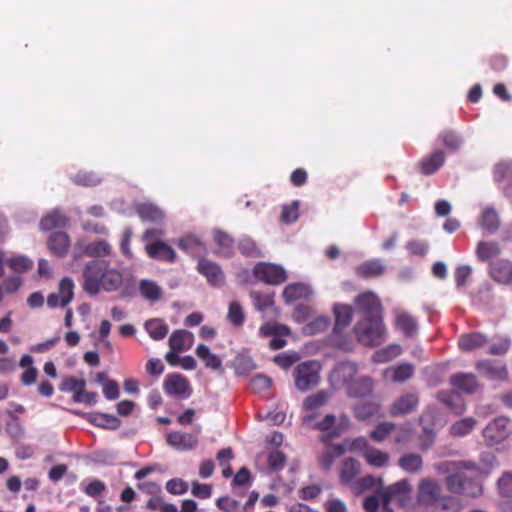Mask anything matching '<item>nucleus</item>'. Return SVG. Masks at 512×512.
Segmentation results:
<instances>
[{
	"label": "nucleus",
	"instance_id": "obj_1",
	"mask_svg": "<svg viewBox=\"0 0 512 512\" xmlns=\"http://www.w3.org/2000/svg\"><path fill=\"white\" fill-rule=\"evenodd\" d=\"M351 422L346 414H341L337 419L333 414H327L325 417L314 425V429L323 432L320 441L327 445V448L319 456V464L329 470L335 459L342 456L346 449L343 444L331 445V441L340 437L343 433L350 429Z\"/></svg>",
	"mask_w": 512,
	"mask_h": 512
},
{
	"label": "nucleus",
	"instance_id": "obj_2",
	"mask_svg": "<svg viewBox=\"0 0 512 512\" xmlns=\"http://www.w3.org/2000/svg\"><path fill=\"white\" fill-rule=\"evenodd\" d=\"M484 476V470L475 462L461 461L455 473L446 478V486L452 493L476 497L482 493L480 481Z\"/></svg>",
	"mask_w": 512,
	"mask_h": 512
},
{
	"label": "nucleus",
	"instance_id": "obj_3",
	"mask_svg": "<svg viewBox=\"0 0 512 512\" xmlns=\"http://www.w3.org/2000/svg\"><path fill=\"white\" fill-rule=\"evenodd\" d=\"M417 501L425 507L438 506L442 509H449L452 506L453 498L442 493V487L437 481L424 478L418 484Z\"/></svg>",
	"mask_w": 512,
	"mask_h": 512
},
{
	"label": "nucleus",
	"instance_id": "obj_4",
	"mask_svg": "<svg viewBox=\"0 0 512 512\" xmlns=\"http://www.w3.org/2000/svg\"><path fill=\"white\" fill-rule=\"evenodd\" d=\"M354 332L361 344L376 347L384 341L385 327L382 319H362L355 325Z\"/></svg>",
	"mask_w": 512,
	"mask_h": 512
},
{
	"label": "nucleus",
	"instance_id": "obj_5",
	"mask_svg": "<svg viewBox=\"0 0 512 512\" xmlns=\"http://www.w3.org/2000/svg\"><path fill=\"white\" fill-rule=\"evenodd\" d=\"M321 366L317 361H306L294 370L295 386L300 391H307L319 384Z\"/></svg>",
	"mask_w": 512,
	"mask_h": 512
},
{
	"label": "nucleus",
	"instance_id": "obj_6",
	"mask_svg": "<svg viewBox=\"0 0 512 512\" xmlns=\"http://www.w3.org/2000/svg\"><path fill=\"white\" fill-rule=\"evenodd\" d=\"M512 435V421L507 416H498L490 421L483 430L487 445L501 444Z\"/></svg>",
	"mask_w": 512,
	"mask_h": 512
},
{
	"label": "nucleus",
	"instance_id": "obj_7",
	"mask_svg": "<svg viewBox=\"0 0 512 512\" xmlns=\"http://www.w3.org/2000/svg\"><path fill=\"white\" fill-rule=\"evenodd\" d=\"M85 387L86 381L84 379L68 376L63 378L59 389L65 392H72L74 402L94 405L97 402L98 394L86 391Z\"/></svg>",
	"mask_w": 512,
	"mask_h": 512
},
{
	"label": "nucleus",
	"instance_id": "obj_8",
	"mask_svg": "<svg viewBox=\"0 0 512 512\" xmlns=\"http://www.w3.org/2000/svg\"><path fill=\"white\" fill-rule=\"evenodd\" d=\"M103 260L95 259L88 262L83 271V289L90 295H96L100 290L103 274L107 268Z\"/></svg>",
	"mask_w": 512,
	"mask_h": 512
},
{
	"label": "nucleus",
	"instance_id": "obj_9",
	"mask_svg": "<svg viewBox=\"0 0 512 512\" xmlns=\"http://www.w3.org/2000/svg\"><path fill=\"white\" fill-rule=\"evenodd\" d=\"M355 305L363 319H382L381 301L375 293L365 291L359 294L355 299Z\"/></svg>",
	"mask_w": 512,
	"mask_h": 512
},
{
	"label": "nucleus",
	"instance_id": "obj_10",
	"mask_svg": "<svg viewBox=\"0 0 512 512\" xmlns=\"http://www.w3.org/2000/svg\"><path fill=\"white\" fill-rule=\"evenodd\" d=\"M253 274L256 279L271 285H279L287 278L286 272L281 266L264 262L255 265Z\"/></svg>",
	"mask_w": 512,
	"mask_h": 512
},
{
	"label": "nucleus",
	"instance_id": "obj_11",
	"mask_svg": "<svg viewBox=\"0 0 512 512\" xmlns=\"http://www.w3.org/2000/svg\"><path fill=\"white\" fill-rule=\"evenodd\" d=\"M475 368L481 376L492 381H505L508 378L506 364L501 360H480Z\"/></svg>",
	"mask_w": 512,
	"mask_h": 512
},
{
	"label": "nucleus",
	"instance_id": "obj_12",
	"mask_svg": "<svg viewBox=\"0 0 512 512\" xmlns=\"http://www.w3.org/2000/svg\"><path fill=\"white\" fill-rule=\"evenodd\" d=\"M74 296V283L72 279L65 277L59 283L58 293H51L47 297V305L50 308L65 307Z\"/></svg>",
	"mask_w": 512,
	"mask_h": 512
},
{
	"label": "nucleus",
	"instance_id": "obj_13",
	"mask_svg": "<svg viewBox=\"0 0 512 512\" xmlns=\"http://www.w3.org/2000/svg\"><path fill=\"white\" fill-rule=\"evenodd\" d=\"M419 405V397L416 393H406L394 400L389 407L392 417H399L414 412Z\"/></svg>",
	"mask_w": 512,
	"mask_h": 512
},
{
	"label": "nucleus",
	"instance_id": "obj_14",
	"mask_svg": "<svg viewBox=\"0 0 512 512\" xmlns=\"http://www.w3.org/2000/svg\"><path fill=\"white\" fill-rule=\"evenodd\" d=\"M197 271L215 287H220L225 282V276L221 267L208 259L202 258L197 264Z\"/></svg>",
	"mask_w": 512,
	"mask_h": 512
},
{
	"label": "nucleus",
	"instance_id": "obj_15",
	"mask_svg": "<svg viewBox=\"0 0 512 512\" xmlns=\"http://www.w3.org/2000/svg\"><path fill=\"white\" fill-rule=\"evenodd\" d=\"M260 331L264 336L272 337L269 345L273 350L283 348L287 343L284 337L290 334V329L287 326L277 323H267L261 326Z\"/></svg>",
	"mask_w": 512,
	"mask_h": 512
},
{
	"label": "nucleus",
	"instance_id": "obj_16",
	"mask_svg": "<svg viewBox=\"0 0 512 512\" xmlns=\"http://www.w3.org/2000/svg\"><path fill=\"white\" fill-rule=\"evenodd\" d=\"M164 390L169 395L189 397L191 394L189 381L182 375L169 374L164 381Z\"/></svg>",
	"mask_w": 512,
	"mask_h": 512
},
{
	"label": "nucleus",
	"instance_id": "obj_17",
	"mask_svg": "<svg viewBox=\"0 0 512 512\" xmlns=\"http://www.w3.org/2000/svg\"><path fill=\"white\" fill-rule=\"evenodd\" d=\"M490 277L500 283L509 284L512 282V262L508 259H497L489 264Z\"/></svg>",
	"mask_w": 512,
	"mask_h": 512
},
{
	"label": "nucleus",
	"instance_id": "obj_18",
	"mask_svg": "<svg viewBox=\"0 0 512 512\" xmlns=\"http://www.w3.org/2000/svg\"><path fill=\"white\" fill-rule=\"evenodd\" d=\"M145 251L147 255L152 259L173 262L176 258V254L173 248L162 241L146 243Z\"/></svg>",
	"mask_w": 512,
	"mask_h": 512
},
{
	"label": "nucleus",
	"instance_id": "obj_19",
	"mask_svg": "<svg viewBox=\"0 0 512 512\" xmlns=\"http://www.w3.org/2000/svg\"><path fill=\"white\" fill-rule=\"evenodd\" d=\"M415 367L411 363H401L385 369L383 376L386 380L403 383L414 375Z\"/></svg>",
	"mask_w": 512,
	"mask_h": 512
},
{
	"label": "nucleus",
	"instance_id": "obj_20",
	"mask_svg": "<svg viewBox=\"0 0 512 512\" xmlns=\"http://www.w3.org/2000/svg\"><path fill=\"white\" fill-rule=\"evenodd\" d=\"M166 440L170 446L178 450H192L198 444V438L196 435L179 431L168 433Z\"/></svg>",
	"mask_w": 512,
	"mask_h": 512
},
{
	"label": "nucleus",
	"instance_id": "obj_21",
	"mask_svg": "<svg viewBox=\"0 0 512 512\" xmlns=\"http://www.w3.org/2000/svg\"><path fill=\"white\" fill-rule=\"evenodd\" d=\"M450 384L466 394H473L479 388L478 380L472 373H456L450 377Z\"/></svg>",
	"mask_w": 512,
	"mask_h": 512
},
{
	"label": "nucleus",
	"instance_id": "obj_22",
	"mask_svg": "<svg viewBox=\"0 0 512 512\" xmlns=\"http://www.w3.org/2000/svg\"><path fill=\"white\" fill-rule=\"evenodd\" d=\"M386 270L385 265L379 259H371L364 261L355 268V274L359 278L371 279L377 278L384 274Z\"/></svg>",
	"mask_w": 512,
	"mask_h": 512
},
{
	"label": "nucleus",
	"instance_id": "obj_23",
	"mask_svg": "<svg viewBox=\"0 0 512 512\" xmlns=\"http://www.w3.org/2000/svg\"><path fill=\"white\" fill-rule=\"evenodd\" d=\"M501 254V247L496 241H479L476 245L475 255L480 262H494L493 259Z\"/></svg>",
	"mask_w": 512,
	"mask_h": 512
},
{
	"label": "nucleus",
	"instance_id": "obj_24",
	"mask_svg": "<svg viewBox=\"0 0 512 512\" xmlns=\"http://www.w3.org/2000/svg\"><path fill=\"white\" fill-rule=\"evenodd\" d=\"M329 395L325 391H318L315 394L308 396L303 402V408L310 414L304 416L303 420L305 423H310L316 417L314 411L323 407L328 401Z\"/></svg>",
	"mask_w": 512,
	"mask_h": 512
},
{
	"label": "nucleus",
	"instance_id": "obj_25",
	"mask_svg": "<svg viewBox=\"0 0 512 512\" xmlns=\"http://www.w3.org/2000/svg\"><path fill=\"white\" fill-rule=\"evenodd\" d=\"M48 248L52 254L57 257H63L67 254L70 247V239L65 232H53L48 239Z\"/></svg>",
	"mask_w": 512,
	"mask_h": 512
},
{
	"label": "nucleus",
	"instance_id": "obj_26",
	"mask_svg": "<svg viewBox=\"0 0 512 512\" xmlns=\"http://www.w3.org/2000/svg\"><path fill=\"white\" fill-rule=\"evenodd\" d=\"M194 336L187 330H175L169 337V347L174 351H185L191 348Z\"/></svg>",
	"mask_w": 512,
	"mask_h": 512
},
{
	"label": "nucleus",
	"instance_id": "obj_27",
	"mask_svg": "<svg viewBox=\"0 0 512 512\" xmlns=\"http://www.w3.org/2000/svg\"><path fill=\"white\" fill-rule=\"evenodd\" d=\"M409 491L410 485L408 481L400 480L386 488L379 489L378 494L381 499L391 502L393 499L405 497Z\"/></svg>",
	"mask_w": 512,
	"mask_h": 512
},
{
	"label": "nucleus",
	"instance_id": "obj_28",
	"mask_svg": "<svg viewBox=\"0 0 512 512\" xmlns=\"http://www.w3.org/2000/svg\"><path fill=\"white\" fill-rule=\"evenodd\" d=\"M445 161L443 151L436 150L420 161V171L424 175H431L440 169Z\"/></svg>",
	"mask_w": 512,
	"mask_h": 512
},
{
	"label": "nucleus",
	"instance_id": "obj_29",
	"mask_svg": "<svg viewBox=\"0 0 512 512\" xmlns=\"http://www.w3.org/2000/svg\"><path fill=\"white\" fill-rule=\"evenodd\" d=\"M487 337L479 332L463 334L458 340V347L464 352H470L483 347L487 343Z\"/></svg>",
	"mask_w": 512,
	"mask_h": 512
},
{
	"label": "nucleus",
	"instance_id": "obj_30",
	"mask_svg": "<svg viewBox=\"0 0 512 512\" xmlns=\"http://www.w3.org/2000/svg\"><path fill=\"white\" fill-rule=\"evenodd\" d=\"M213 239L217 245V254L223 257H231L234 252V239L222 230L213 232Z\"/></svg>",
	"mask_w": 512,
	"mask_h": 512
},
{
	"label": "nucleus",
	"instance_id": "obj_31",
	"mask_svg": "<svg viewBox=\"0 0 512 512\" xmlns=\"http://www.w3.org/2000/svg\"><path fill=\"white\" fill-rule=\"evenodd\" d=\"M437 399L455 414H461L465 411L464 401L456 392L439 391L437 393Z\"/></svg>",
	"mask_w": 512,
	"mask_h": 512
},
{
	"label": "nucleus",
	"instance_id": "obj_32",
	"mask_svg": "<svg viewBox=\"0 0 512 512\" xmlns=\"http://www.w3.org/2000/svg\"><path fill=\"white\" fill-rule=\"evenodd\" d=\"M480 226L488 234H494L500 227V219L497 211L493 207H486L480 218Z\"/></svg>",
	"mask_w": 512,
	"mask_h": 512
},
{
	"label": "nucleus",
	"instance_id": "obj_33",
	"mask_svg": "<svg viewBox=\"0 0 512 512\" xmlns=\"http://www.w3.org/2000/svg\"><path fill=\"white\" fill-rule=\"evenodd\" d=\"M333 311L335 315L334 330L338 332L350 324L353 316V308L347 304H336Z\"/></svg>",
	"mask_w": 512,
	"mask_h": 512
},
{
	"label": "nucleus",
	"instance_id": "obj_34",
	"mask_svg": "<svg viewBox=\"0 0 512 512\" xmlns=\"http://www.w3.org/2000/svg\"><path fill=\"white\" fill-rule=\"evenodd\" d=\"M137 214L142 221L160 223L164 219L163 211L150 203H143L137 206Z\"/></svg>",
	"mask_w": 512,
	"mask_h": 512
},
{
	"label": "nucleus",
	"instance_id": "obj_35",
	"mask_svg": "<svg viewBox=\"0 0 512 512\" xmlns=\"http://www.w3.org/2000/svg\"><path fill=\"white\" fill-rule=\"evenodd\" d=\"M33 358L28 354H24L19 362V366L25 368V371L21 375V382L25 386H30L35 383L38 370L33 366Z\"/></svg>",
	"mask_w": 512,
	"mask_h": 512
},
{
	"label": "nucleus",
	"instance_id": "obj_36",
	"mask_svg": "<svg viewBox=\"0 0 512 512\" xmlns=\"http://www.w3.org/2000/svg\"><path fill=\"white\" fill-rule=\"evenodd\" d=\"M360 472V463L354 458H346L340 469V481L342 484H350Z\"/></svg>",
	"mask_w": 512,
	"mask_h": 512
},
{
	"label": "nucleus",
	"instance_id": "obj_37",
	"mask_svg": "<svg viewBox=\"0 0 512 512\" xmlns=\"http://www.w3.org/2000/svg\"><path fill=\"white\" fill-rule=\"evenodd\" d=\"M373 382L369 377H363L348 385V393L352 397L362 398L371 394Z\"/></svg>",
	"mask_w": 512,
	"mask_h": 512
},
{
	"label": "nucleus",
	"instance_id": "obj_38",
	"mask_svg": "<svg viewBox=\"0 0 512 512\" xmlns=\"http://www.w3.org/2000/svg\"><path fill=\"white\" fill-rule=\"evenodd\" d=\"M67 223V217L60 211L54 210L41 219L40 228L44 231H49L54 228L65 227Z\"/></svg>",
	"mask_w": 512,
	"mask_h": 512
},
{
	"label": "nucleus",
	"instance_id": "obj_39",
	"mask_svg": "<svg viewBox=\"0 0 512 512\" xmlns=\"http://www.w3.org/2000/svg\"><path fill=\"white\" fill-rule=\"evenodd\" d=\"M365 461L373 467L381 468L388 465L390 456L388 453L374 447H368L363 453Z\"/></svg>",
	"mask_w": 512,
	"mask_h": 512
},
{
	"label": "nucleus",
	"instance_id": "obj_40",
	"mask_svg": "<svg viewBox=\"0 0 512 512\" xmlns=\"http://www.w3.org/2000/svg\"><path fill=\"white\" fill-rule=\"evenodd\" d=\"M398 466L408 473H417L422 469L423 459L419 454L407 453L398 459Z\"/></svg>",
	"mask_w": 512,
	"mask_h": 512
},
{
	"label": "nucleus",
	"instance_id": "obj_41",
	"mask_svg": "<svg viewBox=\"0 0 512 512\" xmlns=\"http://www.w3.org/2000/svg\"><path fill=\"white\" fill-rule=\"evenodd\" d=\"M195 353L199 359L204 361L207 368L213 370H219L222 368V360L219 356L210 352L208 346L199 344L195 350Z\"/></svg>",
	"mask_w": 512,
	"mask_h": 512
},
{
	"label": "nucleus",
	"instance_id": "obj_42",
	"mask_svg": "<svg viewBox=\"0 0 512 512\" xmlns=\"http://www.w3.org/2000/svg\"><path fill=\"white\" fill-rule=\"evenodd\" d=\"M395 326L403 332L406 337H413L417 332V322L408 313H399L395 318Z\"/></svg>",
	"mask_w": 512,
	"mask_h": 512
},
{
	"label": "nucleus",
	"instance_id": "obj_43",
	"mask_svg": "<svg viewBox=\"0 0 512 512\" xmlns=\"http://www.w3.org/2000/svg\"><path fill=\"white\" fill-rule=\"evenodd\" d=\"M237 248L239 252L249 258H260L263 257V254L258 247L257 243L254 239L249 236H243L239 239L237 243Z\"/></svg>",
	"mask_w": 512,
	"mask_h": 512
},
{
	"label": "nucleus",
	"instance_id": "obj_44",
	"mask_svg": "<svg viewBox=\"0 0 512 512\" xmlns=\"http://www.w3.org/2000/svg\"><path fill=\"white\" fill-rule=\"evenodd\" d=\"M122 280V274L119 271L108 269L107 267L103 274L100 288H103L107 292L116 291L121 286Z\"/></svg>",
	"mask_w": 512,
	"mask_h": 512
},
{
	"label": "nucleus",
	"instance_id": "obj_45",
	"mask_svg": "<svg viewBox=\"0 0 512 512\" xmlns=\"http://www.w3.org/2000/svg\"><path fill=\"white\" fill-rule=\"evenodd\" d=\"M145 329L149 336L156 341L164 339L169 331L168 325L161 319H151L146 321Z\"/></svg>",
	"mask_w": 512,
	"mask_h": 512
},
{
	"label": "nucleus",
	"instance_id": "obj_46",
	"mask_svg": "<svg viewBox=\"0 0 512 512\" xmlns=\"http://www.w3.org/2000/svg\"><path fill=\"white\" fill-rule=\"evenodd\" d=\"M89 421L98 427L110 430H116L121 425V420L118 417L105 413H95Z\"/></svg>",
	"mask_w": 512,
	"mask_h": 512
},
{
	"label": "nucleus",
	"instance_id": "obj_47",
	"mask_svg": "<svg viewBox=\"0 0 512 512\" xmlns=\"http://www.w3.org/2000/svg\"><path fill=\"white\" fill-rule=\"evenodd\" d=\"M473 417L463 418L450 426V434L454 437H463L470 434L476 426Z\"/></svg>",
	"mask_w": 512,
	"mask_h": 512
},
{
	"label": "nucleus",
	"instance_id": "obj_48",
	"mask_svg": "<svg viewBox=\"0 0 512 512\" xmlns=\"http://www.w3.org/2000/svg\"><path fill=\"white\" fill-rule=\"evenodd\" d=\"M139 291L145 299L151 302L158 301L162 294L161 288L150 280H142L139 284Z\"/></svg>",
	"mask_w": 512,
	"mask_h": 512
},
{
	"label": "nucleus",
	"instance_id": "obj_49",
	"mask_svg": "<svg viewBox=\"0 0 512 512\" xmlns=\"http://www.w3.org/2000/svg\"><path fill=\"white\" fill-rule=\"evenodd\" d=\"M379 406L373 402H363L354 406L353 413L355 418L364 421L378 413Z\"/></svg>",
	"mask_w": 512,
	"mask_h": 512
},
{
	"label": "nucleus",
	"instance_id": "obj_50",
	"mask_svg": "<svg viewBox=\"0 0 512 512\" xmlns=\"http://www.w3.org/2000/svg\"><path fill=\"white\" fill-rule=\"evenodd\" d=\"M307 287L301 283L290 284L283 291V298L287 303L306 297Z\"/></svg>",
	"mask_w": 512,
	"mask_h": 512
},
{
	"label": "nucleus",
	"instance_id": "obj_51",
	"mask_svg": "<svg viewBox=\"0 0 512 512\" xmlns=\"http://www.w3.org/2000/svg\"><path fill=\"white\" fill-rule=\"evenodd\" d=\"M227 318L229 322L235 327H240L243 325L245 315L242 306L237 301H232L229 304Z\"/></svg>",
	"mask_w": 512,
	"mask_h": 512
},
{
	"label": "nucleus",
	"instance_id": "obj_52",
	"mask_svg": "<svg viewBox=\"0 0 512 512\" xmlns=\"http://www.w3.org/2000/svg\"><path fill=\"white\" fill-rule=\"evenodd\" d=\"M85 254L91 257H100V256H106L110 254L111 247L110 245L104 241H96L89 243L85 247Z\"/></svg>",
	"mask_w": 512,
	"mask_h": 512
},
{
	"label": "nucleus",
	"instance_id": "obj_53",
	"mask_svg": "<svg viewBox=\"0 0 512 512\" xmlns=\"http://www.w3.org/2000/svg\"><path fill=\"white\" fill-rule=\"evenodd\" d=\"M401 352L399 345H390L386 348L376 351L373 355V361L377 363L388 362Z\"/></svg>",
	"mask_w": 512,
	"mask_h": 512
},
{
	"label": "nucleus",
	"instance_id": "obj_54",
	"mask_svg": "<svg viewBox=\"0 0 512 512\" xmlns=\"http://www.w3.org/2000/svg\"><path fill=\"white\" fill-rule=\"evenodd\" d=\"M254 306L258 311H265L274 304V297L272 294H262L253 291L250 293Z\"/></svg>",
	"mask_w": 512,
	"mask_h": 512
},
{
	"label": "nucleus",
	"instance_id": "obj_55",
	"mask_svg": "<svg viewBox=\"0 0 512 512\" xmlns=\"http://www.w3.org/2000/svg\"><path fill=\"white\" fill-rule=\"evenodd\" d=\"M395 427V424L392 422L379 423L370 433V438L376 442H382L394 431Z\"/></svg>",
	"mask_w": 512,
	"mask_h": 512
},
{
	"label": "nucleus",
	"instance_id": "obj_56",
	"mask_svg": "<svg viewBox=\"0 0 512 512\" xmlns=\"http://www.w3.org/2000/svg\"><path fill=\"white\" fill-rule=\"evenodd\" d=\"M11 270L17 273H24L33 267V261L25 256H18L7 260Z\"/></svg>",
	"mask_w": 512,
	"mask_h": 512
},
{
	"label": "nucleus",
	"instance_id": "obj_57",
	"mask_svg": "<svg viewBox=\"0 0 512 512\" xmlns=\"http://www.w3.org/2000/svg\"><path fill=\"white\" fill-rule=\"evenodd\" d=\"M299 217V203L293 201L289 205H284L281 212V221L285 224H291L295 222Z\"/></svg>",
	"mask_w": 512,
	"mask_h": 512
},
{
	"label": "nucleus",
	"instance_id": "obj_58",
	"mask_svg": "<svg viewBox=\"0 0 512 512\" xmlns=\"http://www.w3.org/2000/svg\"><path fill=\"white\" fill-rule=\"evenodd\" d=\"M497 488L501 496L512 497V471H507L497 481Z\"/></svg>",
	"mask_w": 512,
	"mask_h": 512
},
{
	"label": "nucleus",
	"instance_id": "obj_59",
	"mask_svg": "<svg viewBox=\"0 0 512 512\" xmlns=\"http://www.w3.org/2000/svg\"><path fill=\"white\" fill-rule=\"evenodd\" d=\"M444 146L450 150H457L462 144L461 137L454 131H444L440 134Z\"/></svg>",
	"mask_w": 512,
	"mask_h": 512
},
{
	"label": "nucleus",
	"instance_id": "obj_60",
	"mask_svg": "<svg viewBox=\"0 0 512 512\" xmlns=\"http://www.w3.org/2000/svg\"><path fill=\"white\" fill-rule=\"evenodd\" d=\"M329 324L330 321L327 317H318L306 325L305 331L309 334L320 333L327 330Z\"/></svg>",
	"mask_w": 512,
	"mask_h": 512
},
{
	"label": "nucleus",
	"instance_id": "obj_61",
	"mask_svg": "<svg viewBox=\"0 0 512 512\" xmlns=\"http://www.w3.org/2000/svg\"><path fill=\"white\" fill-rule=\"evenodd\" d=\"M166 490L170 494L181 495L187 492L188 484L180 478H173L166 483Z\"/></svg>",
	"mask_w": 512,
	"mask_h": 512
},
{
	"label": "nucleus",
	"instance_id": "obj_62",
	"mask_svg": "<svg viewBox=\"0 0 512 512\" xmlns=\"http://www.w3.org/2000/svg\"><path fill=\"white\" fill-rule=\"evenodd\" d=\"M286 457L284 453L279 450L271 451L268 455V466L275 471H278L284 467Z\"/></svg>",
	"mask_w": 512,
	"mask_h": 512
},
{
	"label": "nucleus",
	"instance_id": "obj_63",
	"mask_svg": "<svg viewBox=\"0 0 512 512\" xmlns=\"http://www.w3.org/2000/svg\"><path fill=\"white\" fill-rule=\"evenodd\" d=\"M74 182L78 185L91 187L98 185L100 183V178L94 173L84 172L78 173L74 177Z\"/></svg>",
	"mask_w": 512,
	"mask_h": 512
},
{
	"label": "nucleus",
	"instance_id": "obj_64",
	"mask_svg": "<svg viewBox=\"0 0 512 512\" xmlns=\"http://www.w3.org/2000/svg\"><path fill=\"white\" fill-rule=\"evenodd\" d=\"M271 385L272 380L265 375H256L251 380V387L257 393L270 389Z\"/></svg>",
	"mask_w": 512,
	"mask_h": 512
}]
</instances>
